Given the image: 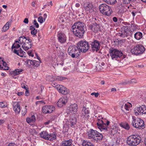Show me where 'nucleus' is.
Here are the masks:
<instances>
[{
  "instance_id": "6e6d98bb",
  "label": "nucleus",
  "mask_w": 146,
  "mask_h": 146,
  "mask_svg": "<svg viewBox=\"0 0 146 146\" xmlns=\"http://www.w3.org/2000/svg\"><path fill=\"white\" fill-rule=\"evenodd\" d=\"M99 94L98 93H95V92H93L91 94V95H94L96 97H98V96L99 95Z\"/></svg>"
},
{
  "instance_id": "6ab92c4d",
  "label": "nucleus",
  "mask_w": 146,
  "mask_h": 146,
  "mask_svg": "<svg viewBox=\"0 0 146 146\" xmlns=\"http://www.w3.org/2000/svg\"><path fill=\"white\" fill-rule=\"evenodd\" d=\"M17 42H18V41L15 40V42L14 43L11 47L12 51L13 52L17 55H18V43H16Z\"/></svg>"
},
{
  "instance_id": "a19ab883",
  "label": "nucleus",
  "mask_w": 146,
  "mask_h": 146,
  "mask_svg": "<svg viewBox=\"0 0 146 146\" xmlns=\"http://www.w3.org/2000/svg\"><path fill=\"white\" fill-rule=\"evenodd\" d=\"M109 7L106 4H102L100 5L99 7V9H109Z\"/></svg>"
},
{
  "instance_id": "393cba45",
  "label": "nucleus",
  "mask_w": 146,
  "mask_h": 146,
  "mask_svg": "<svg viewBox=\"0 0 146 146\" xmlns=\"http://www.w3.org/2000/svg\"><path fill=\"white\" fill-rule=\"evenodd\" d=\"M69 121L71 126L72 127H74V125L76 124V118L74 117H73V118L70 117Z\"/></svg>"
},
{
  "instance_id": "8fccbe9b",
  "label": "nucleus",
  "mask_w": 146,
  "mask_h": 146,
  "mask_svg": "<svg viewBox=\"0 0 146 146\" xmlns=\"http://www.w3.org/2000/svg\"><path fill=\"white\" fill-rule=\"evenodd\" d=\"M27 112V109L26 108H24L22 111V114L24 116Z\"/></svg>"
},
{
  "instance_id": "58836bf2",
  "label": "nucleus",
  "mask_w": 146,
  "mask_h": 146,
  "mask_svg": "<svg viewBox=\"0 0 146 146\" xmlns=\"http://www.w3.org/2000/svg\"><path fill=\"white\" fill-rule=\"evenodd\" d=\"M104 2H106L108 4L113 5L116 3V0H103Z\"/></svg>"
},
{
  "instance_id": "c85d7f7f",
  "label": "nucleus",
  "mask_w": 146,
  "mask_h": 146,
  "mask_svg": "<svg viewBox=\"0 0 146 146\" xmlns=\"http://www.w3.org/2000/svg\"><path fill=\"white\" fill-rule=\"evenodd\" d=\"M132 106L131 104L129 102H127L126 103L124 106H122L121 108L122 110L123 109V108L126 110L129 111L130 108Z\"/></svg>"
},
{
  "instance_id": "a878e982",
  "label": "nucleus",
  "mask_w": 146,
  "mask_h": 146,
  "mask_svg": "<svg viewBox=\"0 0 146 146\" xmlns=\"http://www.w3.org/2000/svg\"><path fill=\"white\" fill-rule=\"evenodd\" d=\"M135 38L137 40H139L143 37V34L140 32H136L134 34Z\"/></svg>"
},
{
  "instance_id": "a18cd8bd",
  "label": "nucleus",
  "mask_w": 146,
  "mask_h": 146,
  "mask_svg": "<svg viewBox=\"0 0 146 146\" xmlns=\"http://www.w3.org/2000/svg\"><path fill=\"white\" fill-rule=\"evenodd\" d=\"M34 51L33 50H29L27 52V53L28 55L29 56H31L32 57H33L34 56Z\"/></svg>"
},
{
  "instance_id": "7ed1b4c3",
  "label": "nucleus",
  "mask_w": 146,
  "mask_h": 146,
  "mask_svg": "<svg viewBox=\"0 0 146 146\" xmlns=\"http://www.w3.org/2000/svg\"><path fill=\"white\" fill-rule=\"evenodd\" d=\"M32 40L29 38H27L23 36L19 38V44H23L22 47L23 49L26 50L32 48V44L31 42Z\"/></svg>"
},
{
  "instance_id": "603ef678",
  "label": "nucleus",
  "mask_w": 146,
  "mask_h": 146,
  "mask_svg": "<svg viewBox=\"0 0 146 146\" xmlns=\"http://www.w3.org/2000/svg\"><path fill=\"white\" fill-rule=\"evenodd\" d=\"M38 21L41 23H42L43 22V17L42 16L39 17L38 19Z\"/></svg>"
},
{
  "instance_id": "1a4fd4ad",
  "label": "nucleus",
  "mask_w": 146,
  "mask_h": 146,
  "mask_svg": "<svg viewBox=\"0 0 146 146\" xmlns=\"http://www.w3.org/2000/svg\"><path fill=\"white\" fill-rule=\"evenodd\" d=\"M78 47L81 52H85L89 49L90 45L86 41L81 40L79 42Z\"/></svg>"
},
{
  "instance_id": "2f4dec72",
  "label": "nucleus",
  "mask_w": 146,
  "mask_h": 146,
  "mask_svg": "<svg viewBox=\"0 0 146 146\" xmlns=\"http://www.w3.org/2000/svg\"><path fill=\"white\" fill-rule=\"evenodd\" d=\"M18 102H15L13 105V110L15 113L17 114L18 113L17 109L18 108Z\"/></svg>"
},
{
  "instance_id": "aec40b11",
  "label": "nucleus",
  "mask_w": 146,
  "mask_h": 146,
  "mask_svg": "<svg viewBox=\"0 0 146 146\" xmlns=\"http://www.w3.org/2000/svg\"><path fill=\"white\" fill-rule=\"evenodd\" d=\"M89 27L94 32L96 33L98 31L100 26L98 24L96 23H94L90 25Z\"/></svg>"
},
{
  "instance_id": "37998d69",
  "label": "nucleus",
  "mask_w": 146,
  "mask_h": 146,
  "mask_svg": "<svg viewBox=\"0 0 146 146\" xmlns=\"http://www.w3.org/2000/svg\"><path fill=\"white\" fill-rule=\"evenodd\" d=\"M103 67L99 63L97 64L96 66V69L98 71H99L100 70H102Z\"/></svg>"
},
{
  "instance_id": "f257e3e1",
  "label": "nucleus",
  "mask_w": 146,
  "mask_h": 146,
  "mask_svg": "<svg viewBox=\"0 0 146 146\" xmlns=\"http://www.w3.org/2000/svg\"><path fill=\"white\" fill-rule=\"evenodd\" d=\"M83 23L78 22L75 23L72 27L74 34L76 36L82 38L85 32L84 27Z\"/></svg>"
},
{
  "instance_id": "412c9836",
  "label": "nucleus",
  "mask_w": 146,
  "mask_h": 146,
  "mask_svg": "<svg viewBox=\"0 0 146 146\" xmlns=\"http://www.w3.org/2000/svg\"><path fill=\"white\" fill-rule=\"evenodd\" d=\"M78 108L77 104H74L70 106L68 110L70 113L75 114L77 112Z\"/></svg>"
},
{
  "instance_id": "864d4df0",
  "label": "nucleus",
  "mask_w": 146,
  "mask_h": 146,
  "mask_svg": "<svg viewBox=\"0 0 146 146\" xmlns=\"http://www.w3.org/2000/svg\"><path fill=\"white\" fill-rule=\"evenodd\" d=\"M33 23L36 28H38L39 27V26L37 22V21L35 19L33 21Z\"/></svg>"
},
{
  "instance_id": "052dcab7",
  "label": "nucleus",
  "mask_w": 146,
  "mask_h": 146,
  "mask_svg": "<svg viewBox=\"0 0 146 146\" xmlns=\"http://www.w3.org/2000/svg\"><path fill=\"white\" fill-rule=\"evenodd\" d=\"M21 86L22 88L25 89V90L28 89V87L26 86V85L24 84H21Z\"/></svg>"
},
{
  "instance_id": "c9c22d12",
  "label": "nucleus",
  "mask_w": 146,
  "mask_h": 146,
  "mask_svg": "<svg viewBox=\"0 0 146 146\" xmlns=\"http://www.w3.org/2000/svg\"><path fill=\"white\" fill-rule=\"evenodd\" d=\"M1 61L3 62V66H1V70H8L9 69V67L7 66V63L3 61V60H1Z\"/></svg>"
},
{
  "instance_id": "a211bd4d",
  "label": "nucleus",
  "mask_w": 146,
  "mask_h": 146,
  "mask_svg": "<svg viewBox=\"0 0 146 146\" xmlns=\"http://www.w3.org/2000/svg\"><path fill=\"white\" fill-rule=\"evenodd\" d=\"M67 101L66 97L61 98L57 102V104L58 107H61L66 104Z\"/></svg>"
},
{
  "instance_id": "9b49d317",
  "label": "nucleus",
  "mask_w": 146,
  "mask_h": 146,
  "mask_svg": "<svg viewBox=\"0 0 146 146\" xmlns=\"http://www.w3.org/2000/svg\"><path fill=\"white\" fill-rule=\"evenodd\" d=\"M101 42L96 40H94L91 41L90 44L91 45L92 50L93 51L97 52L100 48Z\"/></svg>"
},
{
  "instance_id": "0eeeda50",
  "label": "nucleus",
  "mask_w": 146,
  "mask_h": 146,
  "mask_svg": "<svg viewBox=\"0 0 146 146\" xmlns=\"http://www.w3.org/2000/svg\"><path fill=\"white\" fill-rule=\"evenodd\" d=\"M145 50L144 46L142 45L137 44L131 50V52L136 55L143 54Z\"/></svg>"
},
{
  "instance_id": "9d476101",
  "label": "nucleus",
  "mask_w": 146,
  "mask_h": 146,
  "mask_svg": "<svg viewBox=\"0 0 146 146\" xmlns=\"http://www.w3.org/2000/svg\"><path fill=\"white\" fill-rule=\"evenodd\" d=\"M110 122L107 121L106 122L103 121L101 119H98V121L97 123L98 128L101 131H107L108 128V126Z\"/></svg>"
},
{
  "instance_id": "cd10ccee",
  "label": "nucleus",
  "mask_w": 146,
  "mask_h": 146,
  "mask_svg": "<svg viewBox=\"0 0 146 146\" xmlns=\"http://www.w3.org/2000/svg\"><path fill=\"white\" fill-rule=\"evenodd\" d=\"M56 138V136L54 133H53L50 134H48L47 140L53 141L55 140Z\"/></svg>"
},
{
  "instance_id": "e2e57ef3",
  "label": "nucleus",
  "mask_w": 146,
  "mask_h": 146,
  "mask_svg": "<svg viewBox=\"0 0 146 146\" xmlns=\"http://www.w3.org/2000/svg\"><path fill=\"white\" fill-rule=\"evenodd\" d=\"M23 22L25 23L28 24V23H29L28 19V18H25L24 19V20L23 21Z\"/></svg>"
},
{
  "instance_id": "e433bc0d",
  "label": "nucleus",
  "mask_w": 146,
  "mask_h": 146,
  "mask_svg": "<svg viewBox=\"0 0 146 146\" xmlns=\"http://www.w3.org/2000/svg\"><path fill=\"white\" fill-rule=\"evenodd\" d=\"M123 6L125 7L124 8H125V9H136V8L134 7L135 6L133 4L132 5L130 4L129 5H124Z\"/></svg>"
},
{
  "instance_id": "72a5a7b5",
  "label": "nucleus",
  "mask_w": 146,
  "mask_h": 146,
  "mask_svg": "<svg viewBox=\"0 0 146 146\" xmlns=\"http://www.w3.org/2000/svg\"><path fill=\"white\" fill-rule=\"evenodd\" d=\"M84 8H88V9H94L92 4L90 3H86L84 4Z\"/></svg>"
},
{
  "instance_id": "b1692460",
  "label": "nucleus",
  "mask_w": 146,
  "mask_h": 146,
  "mask_svg": "<svg viewBox=\"0 0 146 146\" xmlns=\"http://www.w3.org/2000/svg\"><path fill=\"white\" fill-rule=\"evenodd\" d=\"M72 140L69 139L68 140H65L62 141L61 144V146H71L72 144Z\"/></svg>"
},
{
  "instance_id": "680f3d73",
  "label": "nucleus",
  "mask_w": 146,
  "mask_h": 146,
  "mask_svg": "<svg viewBox=\"0 0 146 146\" xmlns=\"http://www.w3.org/2000/svg\"><path fill=\"white\" fill-rule=\"evenodd\" d=\"M126 3H123V4L119 6V7L120 8H121V9H125V8H124L125 7L123 6L124 5H126Z\"/></svg>"
},
{
  "instance_id": "79ce46f5",
  "label": "nucleus",
  "mask_w": 146,
  "mask_h": 146,
  "mask_svg": "<svg viewBox=\"0 0 146 146\" xmlns=\"http://www.w3.org/2000/svg\"><path fill=\"white\" fill-rule=\"evenodd\" d=\"M111 134L112 135H114L115 133H117V129L116 127H113L112 128H111L110 130Z\"/></svg>"
},
{
  "instance_id": "2eb2a0df",
  "label": "nucleus",
  "mask_w": 146,
  "mask_h": 146,
  "mask_svg": "<svg viewBox=\"0 0 146 146\" xmlns=\"http://www.w3.org/2000/svg\"><path fill=\"white\" fill-rule=\"evenodd\" d=\"M55 110V107L52 106H45L42 107V112L44 113H51Z\"/></svg>"
},
{
  "instance_id": "4d7b16f0",
  "label": "nucleus",
  "mask_w": 146,
  "mask_h": 146,
  "mask_svg": "<svg viewBox=\"0 0 146 146\" xmlns=\"http://www.w3.org/2000/svg\"><path fill=\"white\" fill-rule=\"evenodd\" d=\"M7 106L4 104L3 102H0V107L5 108Z\"/></svg>"
},
{
  "instance_id": "4c0bfd02",
  "label": "nucleus",
  "mask_w": 146,
  "mask_h": 146,
  "mask_svg": "<svg viewBox=\"0 0 146 146\" xmlns=\"http://www.w3.org/2000/svg\"><path fill=\"white\" fill-rule=\"evenodd\" d=\"M120 125L121 127L127 130H128L130 129L129 126L127 123H122Z\"/></svg>"
},
{
  "instance_id": "ddd939ff",
  "label": "nucleus",
  "mask_w": 146,
  "mask_h": 146,
  "mask_svg": "<svg viewBox=\"0 0 146 146\" xmlns=\"http://www.w3.org/2000/svg\"><path fill=\"white\" fill-rule=\"evenodd\" d=\"M128 26H123V30H122L121 33H119L120 36L122 37H125L127 36H131L132 33L129 31L128 29Z\"/></svg>"
},
{
  "instance_id": "c03bdc74",
  "label": "nucleus",
  "mask_w": 146,
  "mask_h": 146,
  "mask_svg": "<svg viewBox=\"0 0 146 146\" xmlns=\"http://www.w3.org/2000/svg\"><path fill=\"white\" fill-rule=\"evenodd\" d=\"M33 62V60H27L26 62H25V63L27 66H30L31 65H32Z\"/></svg>"
},
{
  "instance_id": "ea45409f",
  "label": "nucleus",
  "mask_w": 146,
  "mask_h": 146,
  "mask_svg": "<svg viewBox=\"0 0 146 146\" xmlns=\"http://www.w3.org/2000/svg\"><path fill=\"white\" fill-rule=\"evenodd\" d=\"M40 65V62L39 61H36L35 60H33L32 65L34 67L36 68L38 67Z\"/></svg>"
},
{
  "instance_id": "423d86ee",
  "label": "nucleus",
  "mask_w": 146,
  "mask_h": 146,
  "mask_svg": "<svg viewBox=\"0 0 146 146\" xmlns=\"http://www.w3.org/2000/svg\"><path fill=\"white\" fill-rule=\"evenodd\" d=\"M68 52L69 54L72 58H77L80 53V50L78 47L74 45L69 47Z\"/></svg>"
},
{
  "instance_id": "13d9d810",
  "label": "nucleus",
  "mask_w": 146,
  "mask_h": 146,
  "mask_svg": "<svg viewBox=\"0 0 146 146\" xmlns=\"http://www.w3.org/2000/svg\"><path fill=\"white\" fill-rule=\"evenodd\" d=\"M137 82V81L134 79H132L131 80H130L129 81V83L130 84H133L136 83Z\"/></svg>"
},
{
  "instance_id": "69168bd1",
  "label": "nucleus",
  "mask_w": 146,
  "mask_h": 146,
  "mask_svg": "<svg viewBox=\"0 0 146 146\" xmlns=\"http://www.w3.org/2000/svg\"><path fill=\"white\" fill-rule=\"evenodd\" d=\"M117 18L115 17H113V20L115 22H117Z\"/></svg>"
},
{
  "instance_id": "f8f14e48",
  "label": "nucleus",
  "mask_w": 146,
  "mask_h": 146,
  "mask_svg": "<svg viewBox=\"0 0 146 146\" xmlns=\"http://www.w3.org/2000/svg\"><path fill=\"white\" fill-rule=\"evenodd\" d=\"M134 113L136 115L146 114V106L145 105H142L140 107L135 108L134 109Z\"/></svg>"
},
{
  "instance_id": "4be33fe9",
  "label": "nucleus",
  "mask_w": 146,
  "mask_h": 146,
  "mask_svg": "<svg viewBox=\"0 0 146 146\" xmlns=\"http://www.w3.org/2000/svg\"><path fill=\"white\" fill-rule=\"evenodd\" d=\"M100 12L103 14L107 16H110L113 12L112 10H100Z\"/></svg>"
},
{
  "instance_id": "5701e85b",
  "label": "nucleus",
  "mask_w": 146,
  "mask_h": 146,
  "mask_svg": "<svg viewBox=\"0 0 146 146\" xmlns=\"http://www.w3.org/2000/svg\"><path fill=\"white\" fill-rule=\"evenodd\" d=\"M36 117L34 115H32L31 117H29L27 118L26 120L27 122L29 124L35 122L36 121Z\"/></svg>"
},
{
  "instance_id": "5fc2aeb1",
  "label": "nucleus",
  "mask_w": 146,
  "mask_h": 146,
  "mask_svg": "<svg viewBox=\"0 0 146 146\" xmlns=\"http://www.w3.org/2000/svg\"><path fill=\"white\" fill-rule=\"evenodd\" d=\"M37 32V30L35 29H33L31 31V33L32 35H35Z\"/></svg>"
},
{
  "instance_id": "473e14b6",
  "label": "nucleus",
  "mask_w": 146,
  "mask_h": 146,
  "mask_svg": "<svg viewBox=\"0 0 146 146\" xmlns=\"http://www.w3.org/2000/svg\"><path fill=\"white\" fill-rule=\"evenodd\" d=\"M19 56L21 57H26V53L21 48L19 49Z\"/></svg>"
},
{
  "instance_id": "774afa93",
  "label": "nucleus",
  "mask_w": 146,
  "mask_h": 146,
  "mask_svg": "<svg viewBox=\"0 0 146 146\" xmlns=\"http://www.w3.org/2000/svg\"><path fill=\"white\" fill-rule=\"evenodd\" d=\"M35 29L34 28V27L33 25H31L30 27V29L31 30V31Z\"/></svg>"
},
{
  "instance_id": "f3484780",
  "label": "nucleus",
  "mask_w": 146,
  "mask_h": 146,
  "mask_svg": "<svg viewBox=\"0 0 146 146\" xmlns=\"http://www.w3.org/2000/svg\"><path fill=\"white\" fill-rule=\"evenodd\" d=\"M57 86L56 87L57 90L59 92L62 94L66 95L69 92L68 89L63 86L59 85V86Z\"/></svg>"
},
{
  "instance_id": "3c124183",
  "label": "nucleus",
  "mask_w": 146,
  "mask_h": 146,
  "mask_svg": "<svg viewBox=\"0 0 146 146\" xmlns=\"http://www.w3.org/2000/svg\"><path fill=\"white\" fill-rule=\"evenodd\" d=\"M136 0H123V2L125 3L128 4L130 2H132L136 1Z\"/></svg>"
},
{
  "instance_id": "09e8293b",
  "label": "nucleus",
  "mask_w": 146,
  "mask_h": 146,
  "mask_svg": "<svg viewBox=\"0 0 146 146\" xmlns=\"http://www.w3.org/2000/svg\"><path fill=\"white\" fill-rule=\"evenodd\" d=\"M56 79L59 81H61L66 79V78L61 76H57L56 77Z\"/></svg>"
},
{
  "instance_id": "39448f33",
  "label": "nucleus",
  "mask_w": 146,
  "mask_h": 146,
  "mask_svg": "<svg viewBox=\"0 0 146 146\" xmlns=\"http://www.w3.org/2000/svg\"><path fill=\"white\" fill-rule=\"evenodd\" d=\"M132 118L131 124L133 127L139 129H143L145 127V125L143 120L139 118L136 119L134 116H132Z\"/></svg>"
},
{
  "instance_id": "338daca9",
  "label": "nucleus",
  "mask_w": 146,
  "mask_h": 146,
  "mask_svg": "<svg viewBox=\"0 0 146 146\" xmlns=\"http://www.w3.org/2000/svg\"><path fill=\"white\" fill-rule=\"evenodd\" d=\"M36 4V1H33L32 3V5L34 7H35V5Z\"/></svg>"
},
{
  "instance_id": "de8ad7c7",
  "label": "nucleus",
  "mask_w": 146,
  "mask_h": 146,
  "mask_svg": "<svg viewBox=\"0 0 146 146\" xmlns=\"http://www.w3.org/2000/svg\"><path fill=\"white\" fill-rule=\"evenodd\" d=\"M117 11H116L117 13H116L117 15H121L123 13V11L122 10H117Z\"/></svg>"
},
{
  "instance_id": "bb28decb",
  "label": "nucleus",
  "mask_w": 146,
  "mask_h": 146,
  "mask_svg": "<svg viewBox=\"0 0 146 146\" xmlns=\"http://www.w3.org/2000/svg\"><path fill=\"white\" fill-rule=\"evenodd\" d=\"M48 135V133L46 131H42L40 133V136L41 137L46 140H47Z\"/></svg>"
},
{
  "instance_id": "bf43d9fd",
  "label": "nucleus",
  "mask_w": 146,
  "mask_h": 146,
  "mask_svg": "<svg viewBox=\"0 0 146 146\" xmlns=\"http://www.w3.org/2000/svg\"><path fill=\"white\" fill-rule=\"evenodd\" d=\"M28 90V89H26L25 90L26 91L25 92V95L27 96H28L29 95V90Z\"/></svg>"
},
{
  "instance_id": "6e6552de",
  "label": "nucleus",
  "mask_w": 146,
  "mask_h": 146,
  "mask_svg": "<svg viewBox=\"0 0 146 146\" xmlns=\"http://www.w3.org/2000/svg\"><path fill=\"white\" fill-rule=\"evenodd\" d=\"M109 53L111 59L113 60H116L117 59L119 58L123 55L121 51L113 48L110 49Z\"/></svg>"
},
{
  "instance_id": "7c9ffc66",
  "label": "nucleus",
  "mask_w": 146,
  "mask_h": 146,
  "mask_svg": "<svg viewBox=\"0 0 146 146\" xmlns=\"http://www.w3.org/2000/svg\"><path fill=\"white\" fill-rule=\"evenodd\" d=\"M9 22H7L2 28L1 31L4 32L7 31L9 29Z\"/></svg>"
},
{
  "instance_id": "dca6fc26",
  "label": "nucleus",
  "mask_w": 146,
  "mask_h": 146,
  "mask_svg": "<svg viewBox=\"0 0 146 146\" xmlns=\"http://www.w3.org/2000/svg\"><path fill=\"white\" fill-rule=\"evenodd\" d=\"M57 37L58 41L61 44H64L66 42L67 38L64 33L58 32Z\"/></svg>"
},
{
  "instance_id": "0e129e2a",
  "label": "nucleus",
  "mask_w": 146,
  "mask_h": 146,
  "mask_svg": "<svg viewBox=\"0 0 146 146\" xmlns=\"http://www.w3.org/2000/svg\"><path fill=\"white\" fill-rule=\"evenodd\" d=\"M35 130L34 129H30L29 130L30 132L31 133H32V134H33V132H35Z\"/></svg>"
},
{
  "instance_id": "f03ea898",
  "label": "nucleus",
  "mask_w": 146,
  "mask_h": 146,
  "mask_svg": "<svg viewBox=\"0 0 146 146\" xmlns=\"http://www.w3.org/2000/svg\"><path fill=\"white\" fill-rule=\"evenodd\" d=\"M88 138L94 141H100L103 139V135L96 130L90 129L87 132Z\"/></svg>"
},
{
  "instance_id": "20e7f679",
  "label": "nucleus",
  "mask_w": 146,
  "mask_h": 146,
  "mask_svg": "<svg viewBox=\"0 0 146 146\" xmlns=\"http://www.w3.org/2000/svg\"><path fill=\"white\" fill-rule=\"evenodd\" d=\"M141 141V138L139 136L134 135L127 138V143L130 146H136L140 143Z\"/></svg>"
},
{
  "instance_id": "c756f323",
  "label": "nucleus",
  "mask_w": 146,
  "mask_h": 146,
  "mask_svg": "<svg viewBox=\"0 0 146 146\" xmlns=\"http://www.w3.org/2000/svg\"><path fill=\"white\" fill-rule=\"evenodd\" d=\"M9 74L10 75H12L14 78H16V77H14V76L18 74V69H15L13 71H11L9 72Z\"/></svg>"
},
{
  "instance_id": "f704fd0d",
  "label": "nucleus",
  "mask_w": 146,
  "mask_h": 146,
  "mask_svg": "<svg viewBox=\"0 0 146 146\" xmlns=\"http://www.w3.org/2000/svg\"><path fill=\"white\" fill-rule=\"evenodd\" d=\"M82 145L83 146H94L93 145L91 142L85 140L82 141Z\"/></svg>"
},
{
  "instance_id": "49530a36",
  "label": "nucleus",
  "mask_w": 146,
  "mask_h": 146,
  "mask_svg": "<svg viewBox=\"0 0 146 146\" xmlns=\"http://www.w3.org/2000/svg\"><path fill=\"white\" fill-rule=\"evenodd\" d=\"M129 81H124L122 82H120L119 83V85H125L128 84H129Z\"/></svg>"
},
{
  "instance_id": "4468645a",
  "label": "nucleus",
  "mask_w": 146,
  "mask_h": 146,
  "mask_svg": "<svg viewBox=\"0 0 146 146\" xmlns=\"http://www.w3.org/2000/svg\"><path fill=\"white\" fill-rule=\"evenodd\" d=\"M90 112V110L88 108H87L85 107H83L82 111L81 117L85 120H88L90 117L89 115Z\"/></svg>"
}]
</instances>
